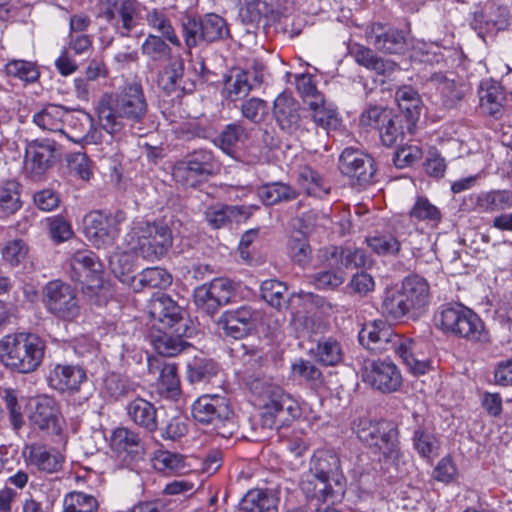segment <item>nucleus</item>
Masks as SVG:
<instances>
[{
	"instance_id": "obj_6",
	"label": "nucleus",
	"mask_w": 512,
	"mask_h": 512,
	"mask_svg": "<svg viewBox=\"0 0 512 512\" xmlns=\"http://www.w3.org/2000/svg\"><path fill=\"white\" fill-rule=\"evenodd\" d=\"M435 325L442 332L471 342H485L488 333L480 317L460 303L442 305L434 316Z\"/></svg>"
},
{
	"instance_id": "obj_34",
	"label": "nucleus",
	"mask_w": 512,
	"mask_h": 512,
	"mask_svg": "<svg viewBox=\"0 0 512 512\" xmlns=\"http://www.w3.org/2000/svg\"><path fill=\"white\" fill-rule=\"evenodd\" d=\"M477 23L487 33L505 30L509 25V11L496 3H488L476 18Z\"/></svg>"
},
{
	"instance_id": "obj_31",
	"label": "nucleus",
	"mask_w": 512,
	"mask_h": 512,
	"mask_svg": "<svg viewBox=\"0 0 512 512\" xmlns=\"http://www.w3.org/2000/svg\"><path fill=\"white\" fill-rule=\"evenodd\" d=\"M478 95L482 113L496 119L503 115L506 97L503 88L498 83L489 80L483 81L479 87Z\"/></svg>"
},
{
	"instance_id": "obj_9",
	"label": "nucleus",
	"mask_w": 512,
	"mask_h": 512,
	"mask_svg": "<svg viewBox=\"0 0 512 512\" xmlns=\"http://www.w3.org/2000/svg\"><path fill=\"white\" fill-rule=\"evenodd\" d=\"M43 304L49 313L63 321H75L81 314L76 291L60 280L46 284L43 289Z\"/></svg>"
},
{
	"instance_id": "obj_58",
	"label": "nucleus",
	"mask_w": 512,
	"mask_h": 512,
	"mask_svg": "<svg viewBox=\"0 0 512 512\" xmlns=\"http://www.w3.org/2000/svg\"><path fill=\"white\" fill-rule=\"evenodd\" d=\"M158 388L167 397H176L180 394V379L175 364H165L160 372Z\"/></svg>"
},
{
	"instance_id": "obj_42",
	"label": "nucleus",
	"mask_w": 512,
	"mask_h": 512,
	"mask_svg": "<svg viewBox=\"0 0 512 512\" xmlns=\"http://www.w3.org/2000/svg\"><path fill=\"white\" fill-rule=\"evenodd\" d=\"M389 435L387 434H378L376 433L373 438V442L368 443L371 449H373L374 453H378L382 455L386 459H397L400 455V447H399V431L397 427L389 421Z\"/></svg>"
},
{
	"instance_id": "obj_53",
	"label": "nucleus",
	"mask_w": 512,
	"mask_h": 512,
	"mask_svg": "<svg viewBox=\"0 0 512 512\" xmlns=\"http://www.w3.org/2000/svg\"><path fill=\"white\" fill-rule=\"evenodd\" d=\"M367 245L378 255L397 256L401 251V241L390 232L366 239Z\"/></svg>"
},
{
	"instance_id": "obj_48",
	"label": "nucleus",
	"mask_w": 512,
	"mask_h": 512,
	"mask_svg": "<svg viewBox=\"0 0 512 512\" xmlns=\"http://www.w3.org/2000/svg\"><path fill=\"white\" fill-rule=\"evenodd\" d=\"M317 360L325 366H335L343 359V351L340 343L332 338H322L318 341L314 350Z\"/></svg>"
},
{
	"instance_id": "obj_17",
	"label": "nucleus",
	"mask_w": 512,
	"mask_h": 512,
	"mask_svg": "<svg viewBox=\"0 0 512 512\" xmlns=\"http://www.w3.org/2000/svg\"><path fill=\"white\" fill-rule=\"evenodd\" d=\"M29 421L32 427L52 435H60L64 427V418L55 399L42 396L36 399Z\"/></svg>"
},
{
	"instance_id": "obj_21",
	"label": "nucleus",
	"mask_w": 512,
	"mask_h": 512,
	"mask_svg": "<svg viewBox=\"0 0 512 512\" xmlns=\"http://www.w3.org/2000/svg\"><path fill=\"white\" fill-rule=\"evenodd\" d=\"M273 115L280 128L288 133L308 131L299 114V103L289 93L283 92L275 99Z\"/></svg>"
},
{
	"instance_id": "obj_51",
	"label": "nucleus",
	"mask_w": 512,
	"mask_h": 512,
	"mask_svg": "<svg viewBox=\"0 0 512 512\" xmlns=\"http://www.w3.org/2000/svg\"><path fill=\"white\" fill-rule=\"evenodd\" d=\"M21 207L19 184L8 181L0 187V218H6Z\"/></svg>"
},
{
	"instance_id": "obj_8",
	"label": "nucleus",
	"mask_w": 512,
	"mask_h": 512,
	"mask_svg": "<svg viewBox=\"0 0 512 512\" xmlns=\"http://www.w3.org/2000/svg\"><path fill=\"white\" fill-rule=\"evenodd\" d=\"M127 220L125 211H93L84 219L87 237L98 248L114 246L120 232L121 225Z\"/></svg>"
},
{
	"instance_id": "obj_64",
	"label": "nucleus",
	"mask_w": 512,
	"mask_h": 512,
	"mask_svg": "<svg viewBox=\"0 0 512 512\" xmlns=\"http://www.w3.org/2000/svg\"><path fill=\"white\" fill-rule=\"evenodd\" d=\"M242 115L254 123L261 122L268 113L267 102L259 98H250L241 105Z\"/></svg>"
},
{
	"instance_id": "obj_37",
	"label": "nucleus",
	"mask_w": 512,
	"mask_h": 512,
	"mask_svg": "<svg viewBox=\"0 0 512 512\" xmlns=\"http://www.w3.org/2000/svg\"><path fill=\"white\" fill-rule=\"evenodd\" d=\"M413 122L404 119L401 115H392L386 123L379 127V134L385 146H393L402 141L407 132H412Z\"/></svg>"
},
{
	"instance_id": "obj_36",
	"label": "nucleus",
	"mask_w": 512,
	"mask_h": 512,
	"mask_svg": "<svg viewBox=\"0 0 512 512\" xmlns=\"http://www.w3.org/2000/svg\"><path fill=\"white\" fill-rule=\"evenodd\" d=\"M297 182L303 192L309 196L323 198L330 192L329 183L309 166L300 168Z\"/></svg>"
},
{
	"instance_id": "obj_61",
	"label": "nucleus",
	"mask_w": 512,
	"mask_h": 512,
	"mask_svg": "<svg viewBox=\"0 0 512 512\" xmlns=\"http://www.w3.org/2000/svg\"><path fill=\"white\" fill-rule=\"evenodd\" d=\"M413 445L419 455L423 458H430L432 455L437 454L439 447L436 437L423 429H417L413 436Z\"/></svg>"
},
{
	"instance_id": "obj_32",
	"label": "nucleus",
	"mask_w": 512,
	"mask_h": 512,
	"mask_svg": "<svg viewBox=\"0 0 512 512\" xmlns=\"http://www.w3.org/2000/svg\"><path fill=\"white\" fill-rule=\"evenodd\" d=\"M126 411L129 419L137 426L148 432H154L158 429L157 409L146 399L137 397L131 400Z\"/></svg>"
},
{
	"instance_id": "obj_1",
	"label": "nucleus",
	"mask_w": 512,
	"mask_h": 512,
	"mask_svg": "<svg viewBox=\"0 0 512 512\" xmlns=\"http://www.w3.org/2000/svg\"><path fill=\"white\" fill-rule=\"evenodd\" d=\"M99 125L110 135L125 134L142 124L148 103L139 82H127L120 91L104 94L96 108Z\"/></svg>"
},
{
	"instance_id": "obj_19",
	"label": "nucleus",
	"mask_w": 512,
	"mask_h": 512,
	"mask_svg": "<svg viewBox=\"0 0 512 512\" xmlns=\"http://www.w3.org/2000/svg\"><path fill=\"white\" fill-rule=\"evenodd\" d=\"M252 389L257 396L258 405L263 410L262 425L273 428L276 425L277 416L282 412L284 390L276 384L259 381L253 384Z\"/></svg>"
},
{
	"instance_id": "obj_2",
	"label": "nucleus",
	"mask_w": 512,
	"mask_h": 512,
	"mask_svg": "<svg viewBox=\"0 0 512 512\" xmlns=\"http://www.w3.org/2000/svg\"><path fill=\"white\" fill-rule=\"evenodd\" d=\"M347 480L341 469L339 457L332 451H316L303 474L300 488L308 499L322 503L340 502L346 492Z\"/></svg>"
},
{
	"instance_id": "obj_49",
	"label": "nucleus",
	"mask_w": 512,
	"mask_h": 512,
	"mask_svg": "<svg viewBox=\"0 0 512 512\" xmlns=\"http://www.w3.org/2000/svg\"><path fill=\"white\" fill-rule=\"evenodd\" d=\"M183 72V59L181 57L171 59L169 65L159 75V87L168 93L173 92L178 88L184 89V87L181 86Z\"/></svg>"
},
{
	"instance_id": "obj_29",
	"label": "nucleus",
	"mask_w": 512,
	"mask_h": 512,
	"mask_svg": "<svg viewBox=\"0 0 512 512\" xmlns=\"http://www.w3.org/2000/svg\"><path fill=\"white\" fill-rule=\"evenodd\" d=\"M72 278L81 283L99 280L102 265L96 255L87 249L76 251L70 261Z\"/></svg>"
},
{
	"instance_id": "obj_44",
	"label": "nucleus",
	"mask_w": 512,
	"mask_h": 512,
	"mask_svg": "<svg viewBox=\"0 0 512 512\" xmlns=\"http://www.w3.org/2000/svg\"><path fill=\"white\" fill-rule=\"evenodd\" d=\"M395 100L399 109L405 114V119L414 123L420 115L421 108V99L417 91L411 86H402L397 89Z\"/></svg>"
},
{
	"instance_id": "obj_43",
	"label": "nucleus",
	"mask_w": 512,
	"mask_h": 512,
	"mask_svg": "<svg viewBox=\"0 0 512 512\" xmlns=\"http://www.w3.org/2000/svg\"><path fill=\"white\" fill-rule=\"evenodd\" d=\"M253 74L247 71L236 69L225 81V92L231 101H237L246 97L253 89L251 79Z\"/></svg>"
},
{
	"instance_id": "obj_33",
	"label": "nucleus",
	"mask_w": 512,
	"mask_h": 512,
	"mask_svg": "<svg viewBox=\"0 0 512 512\" xmlns=\"http://www.w3.org/2000/svg\"><path fill=\"white\" fill-rule=\"evenodd\" d=\"M139 5L132 0L123 1L121 4L104 11L106 19L114 24L126 36L135 26V18Z\"/></svg>"
},
{
	"instance_id": "obj_23",
	"label": "nucleus",
	"mask_w": 512,
	"mask_h": 512,
	"mask_svg": "<svg viewBox=\"0 0 512 512\" xmlns=\"http://www.w3.org/2000/svg\"><path fill=\"white\" fill-rule=\"evenodd\" d=\"M257 312L249 306L225 311L219 319L224 334L234 339L247 336L257 320Z\"/></svg>"
},
{
	"instance_id": "obj_12",
	"label": "nucleus",
	"mask_w": 512,
	"mask_h": 512,
	"mask_svg": "<svg viewBox=\"0 0 512 512\" xmlns=\"http://www.w3.org/2000/svg\"><path fill=\"white\" fill-rule=\"evenodd\" d=\"M363 380L382 393L398 391L403 383L399 368L391 360L378 359L366 364Z\"/></svg>"
},
{
	"instance_id": "obj_35",
	"label": "nucleus",
	"mask_w": 512,
	"mask_h": 512,
	"mask_svg": "<svg viewBox=\"0 0 512 512\" xmlns=\"http://www.w3.org/2000/svg\"><path fill=\"white\" fill-rule=\"evenodd\" d=\"M129 250L131 249L129 248ZM136 256L137 254L133 251H123L115 253L110 258V267L115 277L131 289L132 284L137 278V275H134L137 260Z\"/></svg>"
},
{
	"instance_id": "obj_4",
	"label": "nucleus",
	"mask_w": 512,
	"mask_h": 512,
	"mask_svg": "<svg viewBox=\"0 0 512 512\" xmlns=\"http://www.w3.org/2000/svg\"><path fill=\"white\" fill-rule=\"evenodd\" d=\"M45 348L44 340L34 333L8 334L0 340V361L19 373H31L41 365Z\"/></svg>"
},
{
	"instance_id": "obj_54",
	"label": "nucleus",
	"mask_w": 512,
	"mask_h": 512,
	"mask_svg": "<svg viewBox=\"0 0 512 512\" xmlns=\"http://www.w3.org/2000/svg\"><path fill=\"white\" fill-rule=\"evenodd\" d=\"M63 505V512H96L99 502L93 495L74 491L65 496Z\"/></svg>"
},
{
	"instance_id": "obj_56",
	"label": "nucleus",
	"mask_w": 512,
	"mask_h": 512,
	"mask_svg": "<svg viewBox=\"0 0 512 512\" xmlns=\"http://www.w3.org/2000/svg\"><path fill=\"white\" fill-rule=\"evenodd\" d=\"M6 73L26 83L38 80L40 72L35 63L25 60H13L6 64Z\"/></svg>"
},
{
	"instance_id": "obj_30",
	"label": "nucleus",
	"mask_w": 512,
	"mask_h": 512,
	"mask_svg": "<svg viewBox=\"0 0 512 512\" xmlns=\"http://www.w3.org/2000/svg\"><path fill=\"white\" fill-rule=\"evenodd\" d=\"M411 222L421 229H434L441 223L443 214L427 197L418 196L409 210Z\"/></svg>"
},
{
	"instance_id": "obj_5",
	"label": "nucleus",
	"mask_w": 512,
	"mask_h": 512,
	"mask_svg": "<svg viewBox=\"0 0 512 512\" xmlns=\"http://www.w3.org/2000/svg\"><path fill=\"white\" fill-rule=\"evenodd\" d=\"M131 251L148 261L160 260L172 247L171 229L164 223L135 220L125 238Z\"/></svg>"
},
{
	"instance_id": "obj_14",
	"label": "nucleus",
	"mask_w": 512,
	"mask_h": 512,
	"mask_svg": "<svg viewBox=\"0 0 512 512\" xmlns=\"http://www.w3.org/2000/svg\"><path fill=\"white\" fill-rule=\"evenodd\" d=\"M56 142L33 140L26 144L24 171L31 179H40L55 162Z\"/></svg>"
},
{
	"instance_id": "obj_60",
	"label": "nucleus",
	"mask_w": 512,
	"mask_h": 512,
	"mask_svg": "<svg viewBox=\"0 0 512 512\" xmlns=\"http://www.w3.org/2000/svg\"><path fill=\"white\" fill-rule=\"evenodd\" d=\"M439 90L443 104L448 108H453L463 100L468 88L465 84L446 79L440 84Z\"/></svg>"
},
{
	"instance_id": "obj_57",
	"label": "nucleus",
	"mask_w": 512,
	"mask_h": 512,
	"mask_svg": "<svg viewBox=\"0 0 512 512\" xmlns=\"http://www.w3.org/2000/svg\"><path fill=\"white\" fill-rule=\"evenodd\" d=\"M148 24L157 29L171 44L180 47L181 42L163 11L152 9L147 12Z\"/></svg>"
},
{
	"instance_id": "obj_63",
	"label": "nucleus",
	"mask_w": 512,
	"mask_h": 512,
	"mask_svg": "<svg viewBox=\"0 0 512 512\" xmlns=\"http://www.w3.org/2000/svg\"><path fill=\"white\" fill-rule=\"evenodd\" d=\"M273 0H253L246 6L248 21L259 22L262 17H269L275 12H279V7L275 6Z\"/></svg>"
},
{
	"instance_id": "obj_40",
	"label": "nucleus",
	"mask_w": 512,
	"mask_h": 512,
	"mask_svg": "<svg viewBox=\"0 0 512 512\" xmlns=\"http://www.w3.org/2000/svg\"><path fill=\"white\" fill-rule=\"evenodd\" d=\"M172 283V276L169 272L160 267H151L144 269L137 275L132 284V290L140 292L144 289L166 288Z\"/></svg>"
},
{
	"instance_id": "obj_24",
	"label": "nucleus",
	"mask_w": 512,
	"mask_h": 512,
	"mask_svg": "<svg viewBox=\"0 0 512 512\" xmlns=\"http://www.w3.org/2000/svg\"><path fill=\"white\" fill-rule=\"evenodd\" d=\"M477 213H497L512 208V192L509 190H490L469 195L464 204Z\"/></svg>"
},
{
	"instance_id": "obj_10",
	"label": "nucleus",
	"mask_w": 512,
	"mask_h": 512,
	"mask_svg": "<svg viewBox=\"0 0 512 512\" xmlns=\"http://www.w3.org/2000/svg\"><path fill=\"white\" fill-rule=\"evenodd\" d=\"M182 32L186 46L191 49L202 42H214L229 34L225 20L211 13L203 18L187 17L182 22Z\"/></svg>"
},
{
	"instance_id": "obj_52",
	"label": "nucleus",
	"mask_w": 512,
	"mask_h": 512,
	"mask_svg": "<svg viewBox=\"0 0 512 512\" xmlns=\"http://www.w3.org/2000/svg\"><path fill=\"white\" fill-rule=\"evenodd\" d=\"M247 139L245 129L239 124H229L215 140L225 153L231 155Z\"/></svg>"
},
{
	"instance_id": "obj_38",
	"label": "nucleus",
	"mask_w": 512,
	"mask_h": 512,
	"mask_svg": "<svg viewBox=\"0 0 512 512\" xmlns=\"http://www.w3.org/2000/svg\"><path fill=\"white\" fill-rule=\"evenodd\" d=\"M67 110L61 105L48 104L33 115V122L42 130L61 132Z\"/></svg>"
},
{
	"instance_id": "obj_11",
	"label": "nucleus",
	"mask_w": 512,
	"mask_h": 512,
	"mask_svg": "<svg viewBox=\"0 0 512 512\" xmlns=\"http://www.w3.org/2000/svg\"><path fill=\"white\" fill-rule=\"evenodd\" d=\"M235 292L236 284L234 281L226 277H219L196 288L194 300L198 307L213 315L220 307L230 302Z\"/></svg>"
},
{
	"instance_id": "obj_20",
	"label": "nucleus",
	"mask_w": 512,
	"mask_h": 512,
	"mask_svg": "<svg viewBox=\"0 0 512 512\" xmlns=\"http://www.w3.org/2000/svg\"><path fill=\"white\" fill-rule=\"evenodd\" d=\"M152 327L171 329L182 320L181 308L166 294L154 295L148 305Z\"/></svg>"
},
{
	"instance_id": "obj_3",
	"label": "nucleus",
	"mask_w": 512,
	"mask_h": 512,
	"mask_svg": "<svg viewBox=\"0 0 512 512\" xmlns=\"http://www.w3.org/2000/svg\"><path fill=\"white\" fill-rule=\"evenodd\" d=\"M431 303L428 281L419 275L406 276L400 285L386 290L382 301V312L393 320H418Z\"/></svg>"
},
{
	"instance_id": "obj_62",
	"label": "nucleus",
	"mask_w": 512,
	"mask_h": 512,
	"mask_svg": "<svg viewBox=\"0 0 512 512\" xmlns=\"http://www.w3.org/2000/svg\"><path fill=\"white\" fill-rule=\"evenodd\" d=\"M29 248L21 239L7 242L2 249L3 259L12 267L21 264L28 256Z\"/></svg>"
},
{
	"instance_id": "obj_25",
	"label": "nucleus",
	"mask_w": 512,
	"mask_h": 512,
	"mask_svg": "<svg viewBox=\"0 0 512 512\" xmlns=\"http://www.w3.org/2000/svg\"><path fill=\"white\" fill-rule=\"evenodd\" d=\"M424 343L402 337L394 352L402 359L407 368L415 375L426 374L431 369V362L422 352Z\"/></svg>"
},
{
	"instance_id": "obj_47",
	"label": "nucleus",
	"mask_w": 512,
	"mask_h": 512,
	"mask_svg": "<svg viewBox=\"0 0 512 512\" xmlns=\"http://www.w3.org/2000/svg\"><path fill=\"white\" fill-rule=\"evenodd\" d=\"M291 374L294 379L305 381L311 388H318L324 382L321 370L311 361L302 358L292 364Z\"/></svg>"
},
{
	"instance_id": "obj_27",
	"label": "nucleus",
	"mask_w": 512,
	"mask_h": 512,
	"mask_svg": "<svg viewBox=\"0 0 512 512\" xmlns=\"http://www.w3.org/2000/svg\"><path fill=\"white\" fill-rule=\"evenodd\" d=\"M86 379V372L82 367L61 364L56 365L48 377L52 388L68 393L79 391Z\"/></svg>"
},
{
	"instance_id": "obj_7",
	"label": "nucleus",
	"mask_w": 512,
	"mask_h": 512,
	"mask_svg": "<svg viewBox=\"0 0 512 512\" xmlns=\"http://www.w3.org/2000/svg\"><path fill=\"white\" fill-rule=\"evenodd\" d=\"M221 165L211 150L200 148L185 155L176 162L173 177L185 187L195 188L217 175Z\"/></svg>"
},
{
	"instance_id": "obj_18",
	"label": "nucleus",
	"mask_w": 512,
	"mask_h": 512,
	"mask_svg": "<svg viewBox=\"0 0 512 512\" xmlns=\"http://www.w3.org/2000/svg\"><path fill=\"white\" fill-rule=\"evenodd\" d=\"M23 456L29 468L48 474L60 471L65 461V456L57 448L41 443L26 445Z\"/></svg>"
},
{
	"instance_id": "obj_41",
	"label": "nucleus",
	"mask_w": 512,
	"mask_h": 512,
	"mask_svg": "<svg viewBox=\"0 0 512 512\" xmlns=\"http://www.w3.org/2000/svg\"><path fill=\"white\" fill-rule=\"evenodd\" d=\"M277 498L263 490H250L243 497L240 509L244 512H278Z\"/></svg>"
},
{
	"instance_id": "obj_45",
	"label": "nucleus",
	"mask_w": 512,
	"mask_h": 512,
	"mask_svg": "<svg viewBox=\"0 0 512 512\" xmlns=\"http://www.w3.org/2000/svg\"><path fill=\"white\" fill-rule=\"evenodd\" d=\"M218 365L211 359L194 357L187 364V379L190 383L209 382L218 374Z\"/></svg>"
},
{
	"instance_id": "obj_50",
	"label": "nucleus",
	"mask_w": 512,
	"mask_h": 512,
	"mask_svg": "<svg viewBox=\"0 0 512 512\" xmlns=\"http://www.w3.org/2000/svg\"><path fill=\"white\" fill-rule=\"evenodd\" d=\"M258 195L265 205H274L281 201L296 199L298 192L284 183L264 185L258 190Z\"/></svg>"
},
{
	"instance_id": "obj_16",
	"label": "nucleus",
	"mask_w": 512,
	"mask_h": 512,
	"mask_svg": "<svg viewBox=\"0 0 512 512\" xmlns=\"http://www.w3.org/2000/svg\"><path fill=\"white\" fill-rule=\"evenodd\" d=\"M341 173L349 177L355 184L365 186L370 184L375 174L373 158L354 148H346L339 158Z\"/></svg>"
},
{
	"instance_id": "obj_13",
	"label": "nucleus",
	"mask_w": 512,
	"mask_h": 512,
	"mask_svg": "<svg viewBox=\"0 0 512 512\" xmlns=\"http://www.w3.org/2000/svg\"><path fill=\"white\" fill-rule=\"evenodd\" d=\"M192 417L201 424H223L231 415L229 400L222 394H204L192 404Z\"/></svg>"
},
{
	"instance_id": "obj_28",
	"label": "nucleus",
	"mask_w": 512,
	"mask_h": 512,
	"mask_svg": "<svg viewBox=\"0 0 512 512\" xmlns=\"http://www.w3.org/2000/svg\"><path fill=\"white\" fill-rule=\"evenodd\" d=\"M370 42L386 53L397 54L405 49L406 40L402 31L388 28L380 23L373 24L368 35Z\"/></svg>"
},
{
	"instance_id": "obj_39",
	"label": "nucleus",
	"mask_w": 512,
	"mask_h": 512,
	"mask_svg": "<svg viewBox=\"0 0 512 512\" xmlns=\"http://www.w3.org/2000/svg\"><path fill=\"white\" fill-rule=\"evenodd\" d=\"M167 329H156L151 332L150 341L158 354L166 357H174L182 352L187 342L180 335L173 336L166 332Z\"/></svg>"
},
{
	"instance_id": "obj_46",
	"label": "nucleus",
	"mask_w": 512,
	"mask_h": 512,
	"mask_svg": "<svg viewBox=\"0 0 512 512\" xmlns=\"http://www.w3.org/2000/svg\"><path fill=\"white\" fill-rule=\"evenodd\" d=\"M152 463L155 470L164 475L183 474L186 471L185 458L170 451H157Z\"/></svg>"
},
{
	"instance_id": "obj_55",
	"label": "nucleus",
	"mask_w": 512,
	"mask_h": 512,
	"mask_svg": "<svg viewBox=\"0 0 512 512\" xmlns=\"http://www.w3.org/2000/svg\"><path fill=\"white\" fill-rule=\"evenodd\" d=\"M287 286L275 279L266 280L261 285L263 299L272 307L281 309L286 303Z\"/></svg>"
},
{
	"instance_id": "obj_15",
	"label": "nucleus",
	"mask_w": 512,
	"mask_h": 512,
	"mask_svg": "<svg viewBox=\"0 0 512 512\" xmlns=\"http://www.w3.org/2000/svg\"><path fill=\"white\" fill-rule=\"evenodd\" d=\"M402 337L382 319L365 323L358 334L360 344L376 353L394 350Z\"/></svg>"
},
{
	"instance_id": "obj_59",
	"label": "nucleus",
	"mask_w": 512,
	"mask_h": 512,
	"mask_svg": "<svg viewBox=\"0 0 512 512\" xmlns=\"http://www.w3.org/2000/svg\"><path fill=\"white\" fill-rule=\"evenodd\" d=\"M389 421L381 420V421H371L368 419H361L357 424L356 434L361 442L364 444H368L373 442V438L376 433H382L389 435Z\"/></svg>"
},
{
	"instance_id": "obj_22",
	"label": "nucleus",
	"mask_w": 512,
	"mask_h": 512,
	"mask_svg": "<svg viewBox=\"0 0 512 512\" xmlns=\"http://www.w3.org/2000/svg\"><path fill=\"white\" fill-rule=\"evenodd\" d=\"M110 447L116 457L129 465L143 454L139 434L125 427L115 429L110 437Z\"/></svg>"
},
{
	"instance_id": "obj_26",
	"label": "nucleus",
	"mask_w": 512,
	"mask_h": 512,
	"mask_svg": "<svg viewBox=\"0 0 512 512\" xmlns=\"http://www.w3.org/2000/svg\"><path fill=\"white\" fill-rule=\"evenodd\" d=\"M258 206H232V205H214L205 211L207 223L214 229H220L232 222H240L251 216Z\"/></svg>"
}]
</instances>
